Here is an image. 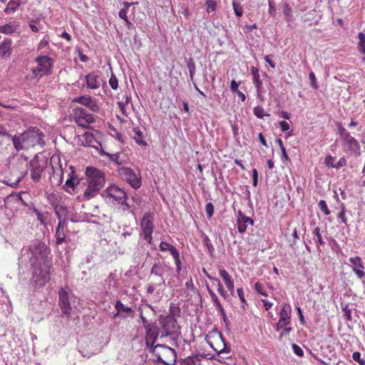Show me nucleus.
I'll list each match as a JSON object with an SVG mask.
<instances>
[{"mask_svg": "<svg viewBox=\"0 0 365 365\" xmlns=\"http://www.w3.org/2000/svg\"><path fill=\"white\" fill-rule=\"evenodd\" d=\"M50 250L43 242L36 240L30 246L21 250L19 258L21 267H30L33 269L31 282L36 287L43 286L50 279L51 262L48 259Z\"/></svg>", "mask_w": 365, "mask_h": 365, "instance_id": "f257e3e1", "label": "nucleus"}, {"mask_svg": "<svg viewBox=\"0 0 365 365\" xmlns=\"http://www.w3.org/2000/svg\"><path fill=\"white\" fill-rule=\"evenodd\" d=\"M87 187L83 193L78 197L81 200H88L94 197L104 186V175L99 170L89 167L86 168Z\"/></svg>", "mask_w": 365, "mask_h": 365, "instance_id": "f03ea898", "label": "nucleus"}, {"mask_svg": "<svg viewBox=\"0 0 365 365\" xmlns=\"http://www.w3.org/2000/svg\"><path fill=\"white\" fill-rule=\"evenodd\" d=\"M153 354L157 357V361L164 365H175L177 354L174 349L164 344H157L153 349Z\"/></svg>", "mask_w": 365, "mask_h": 365, "instance_id": "7ed1b4c3", "label": "nucleus"}, {"mask_svg": "<svg viewBox=\"0 0 365 365\" xmlns=\"http://www.w3.org/2000/svg\"><path fill=\"white\" fill-rule=\"evenodd\" d=\"M101 195L107 203L112 204L124 202V200L127 198L125 192L115 185H111L107 187Z\"/></svg>", "mask_w": 365, "mask_h": 365, "instance_id": "20e7f679", "label": "nucleus"}, {"mask_svg": "<svg viewBox=\"0 0 365 365\" xmlns=\"http://www.w3.org/2000/svg\"><path fill=\"white\" fill-rule=\"evenodd\" d=\"M339 133L342 140V145L354 155L359 156L361 151L359 142L342 126L339 127Z\"/></svg>", "mask_w": 365, "mask_h": 365, "instance_id": "39448f33", "label": "nucleus"}, {"mask_svg": "<svg viewBox=\"0 0 365 365\" xmlns=\"http://www.w3.org/2000/svg\"><path fill=\"white\" fill-rule=\"evenodd\" d=\"M48 165L47 159L40 158L36 155L29 163L30 175L32 180L38 182L41 180V175Z\"/></svg>", "mask_w": 365, "mask_h": 365, "instance_id": "423d86ee", "label": "nucleus"}, {"mask_svg": "<svg viewBox=\"0 0 365 365\" xmlns=\"http://www.w3.org/2000/svg\"><path fill=\"white\" fill-rule=\"evenodd\" d=\"M153 221L154 214L150 212H147L143 214L140 223L143 239L149 244H151L153 241L152 235L155 227Z\"/></svg>", "mask_w": 365, "mask_h": 365, "instance_id": "0eeeda50", "label": "nucleus"}, {"mask_svg": "<svg viewBox=\"0 0 365 365\" xmlns=\"http://www.w3.org/2000/svg\"><path fill=\"white\" fill-rule=\"evenodd\" d=\"M162 326L160 338L167 337L175 333L178 332L180 327L178 325L177 320L174 317L167 316L160 319Z\"/></svg>", "mask_w": 365, "mask_h": 365, "instance_id": "6e6552de", "label": "nucleus"}, {"mask_svg": "<svg viewBox=\"0 0 365 365\" xmlns=\"http://www.w3.org/2000/svg\"><path fill=\"white\" fill-rule=\"evenodd\" d=\"M73 118L79 126L83 128H87L94 122L93 116L82 108H76L73 110Z\"/></svg>", "mask_w": 365, "mask_h": 365, "instance_id": "1a4fd4ad", "label": "nucleus"}, {"mask_svg": "<svg viewBox=\"0 0 365 365\" xmlns=\"http://www.w3.org/2000/svg\"><path fill=\"white\" fill-rule=\"evenodd\" d=\"M24 134L28 149L37 145H40L41 147L44 145V143L43 142V137L44 135L39 129L33 128L25 131Z\"/></svg>", "mask_w": 365, "mask_h": 365, "instance_id": "9d476101", "label": "nucleus"}, {"mask_svg": "<svg viewBox=\"0 0 365 365\" xmlns=\"http://www.w3.org/2000/svg\"><path fill=\"white\" fill-rule=\"evenodd\" d=\"M279 312V319L274 326L276 331H279L283 327L288 326L291 323L292 308L289 304L283 303Z\"/></svg>", "mask_w": 365, "mask_h": 365, "instance_id": "9b49d317", "label": "nucleus"}, {"mask_svg": "<svg viewBox=\"0 0 365 365\" xmlns=\"http://www.w3.org/2000/svg\"><path fill=\"white\" fill-rule=\"evenodd\" d=\"M120 175L134 189H138L140 187V177L132 169L129 168H122L120 169Z\"/></svg>", "mask_w": 365, "mask_h": 365, "instance_id": "f8f14e48", "label": "nucleus"}, {"mask_svg": "<svg viewBox=\"0 0 365 365\" xmlns=\"http://www.w3.org/2000/svg\"><path fill=\"white\" fill-rule=\"evenodd\" d=\"M59 305L63 314H70L73 309L75 308V301H72L69 297L68 292L61 289L59 291Z\"/></svg>", "mask_w": 365, "mask_h": 365, "instance_id": "ddd939ff", "label": "nucleus"}, {"mask_svg": "<svg viewBox=\"0 0 365 365\" xmlns=\"http://www.w3.org/2000/svg\"><path fill=\"white\" fill-rule=\"evenodd\" d=\"M38 63L37 71L41 76L49 74L52 68L53 60L47 56H38L36 58Z\"/></svg>", "mask_w": 365, "mask_h": 365, "instance_id": "4468645a", "label": "nucleus"}, {"mask_svg": "<svg viewBox=\"0 0 365 365\" xmlns=\"http://www.w3.org/2000/svg\"><path fill=\"white\" fill-rule=\"evenodd\" d=\"M73 102L78 103L86 106L93 112L99 110V107L96 101L90 96H82L76 97L73 99Z\"/></svg>", "mask_w": 365, "mask_h": 365, "instance_id": "2eb2a0df", "label": "nucleus"}, {"mask_svg": "<svg viewBox=\"0 0 365 365\" xmlns=\"http://www.w3.org/2000/svg\"><path fill=\"white\" fill-rule=\"evenodd\" d=\"M237 230L240 233H244L246 232L248 225H252L254 220L245 215L240 210L237 212Z\"/></svg>", "mask_w": 365, "mask_h": 365, "instance_id": "dca6fc26", "label": "nucleus"}, {"mask_svg": "<svg viewBox=\"0 0 365 365\" xmlns=\"http://www.w3.org/2000/svg\"><path fill=\"white\" fill-rule=\"evenodd\" d=\"M349 262L351 264V268L353 272L356 274L358 278L362 279L365 277V272H364V267L363 265L362 260L359 257H354L349 258Z\"/></svg>", "mask_w": 365, "mask_h": 365, "instance_id": "f3484780", "label": "nucleus"}, {"mask_svg": "<svg viewBox=\"0 0 365 365\" xmlns=\"http://www.w3.org/2000/svg\"><path fill=\"white\" fill-rule=\"evenodd\" d=\"M50 165L53 170V175H57L61 179L63 178V168L60 156L58 155H53L50 160Z\"/></svg>", "mask_w": 365, "mask_h": 365, "instance_id": "a211bd4d", "label": "nucleus"}, {"mask_svg": "<svg viewBox=\"0 0 365 365\" xmlns=\"http://www.w3.org/2000/svg\"><path fill=\"white\" fill-rule=\"evenodd\" d=\"M9 138L12 140L14 147L17 151L28 149L24 133L14 136L11 135Z\"/></svg>", "mask_w": 365, "mask_h": 365, "instance_id": "6ab92c4d", "label": "nucleus"}, {"mask_svg": "<svg viewBox=\"0 0 365 365\" xmlns=\"http://www.w3.org/2000/svg\"><path fill=\"white\" fill-rule=\"evenodd\" d=\"M66 222H58V225L56 228V245H61L66 240L65 229H66Z\"/></svg>", "mask_w": 365, "mask_h": 365, "instance_id": "aec40b11", "label": "nucleus"}, {"mask_svg": "<svg viewBox=\"0 0 365 365\" xmlns=\"http://www.w3.org/2000/svg\"><path fill=\"white\" fill-rule=\"evenodd\" d=\"M86 86L90 89H96L100 87L101 82L99 76L96 73H91L85 77Z\"/></svg>", "mask_w": 365, "mask_h": 365, "instance_id": "412c9836", "label": "nucleus"}, {"mask_svg": "<svg viewBox=\"0 0 365 365\" xmlns=\"http://www.w3.org/2000/svg\"><path fill=\"white\" fill-rule=\"evenodd\" d=\"M219 274L220 277L223 279L227 289L230 292L232 295L234 294V280L232 279V277L225 269H220Z\"/></svg>", "mask_w": 365, "mask_h": 365, "instance_id": "4be33fe9", "label": "nucleus"}, {"mask_svg": "<svg viewBox=\"0 0 365 365\" xmlns=\"http://www.w3.org/2000/svg\"><path fill=\"white\" fill-rule=\"evenodd\" d=\"M115 308L118 311V313H121V318L133 317V310L130 307L124 305L120 300L116 301Z\"/></svg>", "mask_w": 365, "mask_h": 365, "instance_id": "5701e85b", "label": "nucleus"}, {"mask_svg": "<svg viewBox=\"0 0 365 365\" xmlns=\"http://www.w3.org/2000/svg\"><path fill=\"white\" fill-rule=\"evenodd\" d=\"M11 53V40L5 38L0 43V58H8Z\"/></svg>", "mask_w": 365, "mask_h": 365, "instance_id": "b1692460", "label": "nucleus"}, {"mask_svg": "<svg viewBox=\"0 0 365 365\" xmlns=\"http://www.w3.org/2000/svg\"><path fill=\"white\" fill-rule=\"evenodd\" d=\"M54 212L58 218V222H66V217L68 215V207L60 204L58 206H54Z\"/></svg>", "mask_w": 365, "mask_h": 365, "instance_id": "393cba45", "label": "nucleus"}, {"mask_svg": "<svg viewBox=\"0 0 365 365\" xmlns=\"http://www.w3.org/2000/svg\"><path fill=\"white\" fill-rule=\"evenodd\" d=\"M145 341L148 343L155 342L157 341L159 330L156 326H153L145 329Z\"/></svg>", "mask_w": 365, "mask_h": 365, "instance_id": "a878e982", "label": "nucleus"}, {"mask_svg": "<svg viewBox=\"0 0 365 365\" xmlns=\"http://www.w3.org/2000/svg\"><path fill=\"white\" fill-rule=\"evenodd\" d=\"M19 28V24L16 21H11L6 25L0 26V33L4 34H12L16 32Z\"/></svg>", "mask_w": 365, "mask_h": 365, "instance_id": "bb28decb", "label": "nucleus"}, {"mask_svg": "<svg viewBox=\"0 0 365 365\" xmlns=\"http://www.w3.org/2000/svg\"><path fill=\"white\" fill-rule=\"evenodd\" d=\"M163 271L164 267L160 263H155L151 268L150 274L158 276L160 278L159 281V284H163L165 282V279L163 277Z\"/></svg>", "mask_w": 365, "mask_h": 365, "instance_id": "cd10ccee", "label": "nucleus"}, {"mask_svg": "<svg viewBox=\"0 0 365 365\" xmlns=\"http://www.w3.org/2000/svg\"><path fill=\"white\" fill-rule=\"evenodd\" d=\"M21 4V0H10L7 4L4 12L7 14H14L16 11Z\"/></svg>", "mask_w": 365, "mask_h": 365, "instance_id": "c85d7f7f", "label": "nucleus"}, {"mask_svg": "<svg viewBox=\"0 0 365 365\" xmlns=\"http://www.w3.org/2000/svg\"><path fill=\"white\" fill-rule=\"evenodd\" d=\"M133 132L134 133L133 139L135 140V143L140 145H146L147 143L145 141L143 140V132L140 130L138 127H134L133 128Z\"/></svg>", "mask_w": 365, "mask_h": 365, "instance_id": "c756f323", "label": "nucleus"}, {"mask_svg": "<svg viewBox=\"0 0 365 365\" xmlns=\"http://www.w3.org/2000/svg\"><path fill=\"white\" fill-rule=\"evenodd\" d=\"M138 4V2H130V3L127 2V1L123 2V8H122L118 13L119 17L123 20L125 19L126 18H128L127 13H128L129 8L131 6Z\"/></svg>", "mask_w": 365, "mask_h": 365, "instance_id": "7c9ffc66", "label": "nucleus"}, {"mask_svg": "<svg viewBox=\"0 0 365 365\" xmlns=\"http://www.w3.org/2000/svg\"><path fill=\"white\" fill-rule=\"evenodd\" d=\"M313 234L316 236L317 240L315 242L318 251H320V245H324L325 242L324 241L322 234H321V230L319 227H315L313 230Z\"/></svg>", "mask_w": 365, "mask_h": 365, "instance_id": "2f4dec72", "label": "nucleus"}, {"mask_svg": "<svg viewBox=\"0 0 365 365\" xmlns=\"http://www.w3.org/2000/svg\"><path fill=\"white\" fill-rule=\"evenodd\" d=\"M33 212L36 216L37 220L39 221L41 225H45L48 219V212L42 213L36 208H34Z\"/></svg>", "mask_w": 365, "mask_h": 365, "instance_id": "473e14b6", "label": "nucleus"}, {"mask_svg": "<svg viewBox=\"0 0 365 365\" xmlns=\"http://www.w3.org/2000/svg\"><path fill=\"white\" fill-rule=\"evenodd\" d=\"M104 155L107 156L110 161L115 163L117 165H122L124 163V160L121 158L120 153L115 154L105 153Z\"/></svg>", "mask_w": 365, "mask_h": 365, "instance_id": "72a5a7b5", "label": "nucleus"}, {"mask_svg": "<svg viewBox=\"0 0 365 365\" xmlns=\"http://www.w3.org/2000/svg\"><path fill=\"white\" fill-rule=\"evenodd\" d=\"M282 12L285 16V20L290 22L292 19V10L288 4L284 3L282 5Z\"/></svg>", "mask_w": 365, "mask_h": 365, "instance_id": "f704fd0d", "label": "nucleus"}, {"mask_svg": "<svg viewBox=\"0 0 365 365\" xmlns=\"http://www.w3.org/2000/svg\"><path fill=\"white\" fill-rule=\"evenodd\" d=\"M358 49L361 53L365 54V34L362 32L359 33Z\"/></svg>", "mask_w": 365, "mask_h": 365, "instance_id": "c9c22d12", "label": "nucleus"}, {"mask_svg": "<svg viewBox=\"0 0 365 365\" xmlns=\"http://www.w3.org/2000/svg\"><path fill=\"white\" fill-rule=\"evenodd\" d=\"M160 250L162 252L169 251L172 255L173 250H178L173 245H170L166 242L162 241L159 245Z\"/></svg>", "mask_w": 365, "mask_h": 365, "instance_id": "e433bc0d", "label": "nucleus"}, {"mask_svg": "<svg viewBox=\"0 0 365 365\" xmlns=\"http://www.w3.org/2000/svg\"><path fill=\"white\" fill-rule=\"evenodd\" d=\"M232 7L235 11V15L237 17H241L243 14V9L240 4V3L236 0L232 1Z\"/></svg>", "mask_w": 365, "mask_h": 365, "instance_id": "4c0bfd02", "label": "nucleus"}, {"mask_svg": "<svg viewBox=\"0 0 365 365\" xmlns=\"http://www.w3.org/2000/svg\"><path fill=\"white\" fill-rule=\"evenodd\" d=\"M196 361H200L198 357L188 356L181 360L180 365H195Z\"/></svg>", "mask_w": 365, "mask_h": 365, "instance_id": "58836bf2", "label": "nucleus"}, {"mask_svg": "<svg viewBox=\"0 0 365 365\" xmlns=\"http://www.w3.org/2000/svg\"><path fill=\"white\" fill-rule=\"evenodd\" d=\"M253 113L258 118H263L264 116L269 115V114L264 113V108L260 106L255 107Z\"/></svg>", "mask_w": 365, "mask_h": 365, "instance_id": "ea45409f", "label": "nucleus"}, {"mask_svg": "<svg viewBox=\"0 0 365 365\" xmlns=\"http://www.w3.org/2000/svg\"><path fill=\"white\" fill-rule=\"evenodd\" d=\"M187 67L189 70L190 77L192 80L195 73V68H196L195 63L192 59H189V61L187 62Z\"/></svg>", "mask_w": 365, "mask_h": 365, "instance_id": "a19ab883", "label": "nucleus"}, {"mask_svg": "<svg viewBox=\"0 0 365 365\" xmlns=\"http://www.w3.org/2000/svg\"><path fill=\"white\" fill-rule=\"evenodd\" d=\"M254 288H255V290L258 294H259L264 297L268 296L267 293L264 291V285L262 283H260L259 282H256Z\"/></svg>", "mask_w": 365, "mask_h": 365, "instance_id": "79ce46f5", "label": "nucleus"}, {"mask_svg": "<svg viewBox=\"0 0 365 365\" xmlns=\"http://www.w3.org/2000/svg\"><path fill=\"white\" fill-rule=\"evenodd\" d=\"M342 312H344V316L348 321H351V309L349 307V304H345L342 306Z\"/></svg>", "mask_w": 365, "mask_h": 365, "instance_id": "37998d69", "label": "nucleus"}, {"mask_svg": "<svg viewBox=\"0 0 365 365\" xmlns=\"http://www.w3.org/2000/svg\"><path fill=\"white\" fill-rule=\"evenodd\" d=\"M139 312H140V318L141 319L143 326L144 327V328L145 329L154 326L153 324L149 323L148 321L147 320V319L144 317L142 308L139 309Z\"/></svg>", "mask_w": 365, "mask_h": 365, "instance_id": "c03bdc74", "label": "nucleus"}, {"mask_svg": "<svg viewBox=\"0 0 365 365\" xmlns=\"http://www.w3.org/2000/svg\"><path fill=\"white\" fill-rule=\"evenodd\" d=\"M318 205H319V207L324 213L325 215H329L330 214V210H329L325 200H321L319 202Z\"/></svg>", "mask_w": 365, "mask_h": 365, "instance_id": "a18cd8bd", "label": "nucleus"}, {"mask_svg": "<svg viewBox=\"0 0 365 365\" xmlns=\"http://www.w3.org/2000/svg\"><path fill=\"white\" fill-rule=\"evenodd\" d=\"M207 290L208 292V294L215 306L216 304H219L220 302L217 297V296L215 294V292L209 287V286L207 285Z\"/></svg>", "mask_w": 365, "mask_h": 365, "instance_id": "49530a36", "label": "nucleus"}, {"mask_svg": "<svg viewBox=\"0 0 365 365\" xmlns=\"http://www.w3.org/2000/svg\"><path fill=\"white\" fill-rule=\"evenodd\" d=\"M78 184L79 181L78 180L76 182V178L73 177V175L70 176V178L66 181V185L68 187H72L73 189H74Z\"/></svg>", "mask_w": 365, "mask_h": 365, "instance_id": "de8ad7c7", "label": "nucleus"}, {"mask_svg": "<svg viewBox=\"0 0 365 365\" xmlns=\"http://www.w3.org/2000/svg\"><path fill=\"white\" fill-rule=\"evenodd\" d=\"M205 212L208 218H211L214 214V205L212 202H208L205 205Z\"/></svg>", "mask_w": 365, "mask_h": 365, "instance_id": "09e8293b", "label": "nucleus"}, {"mask_svg": "<svg viewBox=\"0 0 365 365\" xmlns=\"http://www.w3.org/2000/svg\"><path fill=\"white\" fill-rule=\"evenodd\" d=\"M109 85L111 87V88H113V90H116L118 88V79L113 73H112V75L109 79Z\"/></svg>", "mask_w": 365, "mask_h": 365, "instance_id": "8fccbe9b", "label": "nucleus"}, {"mask_svg": "<svg viewBox=\"0 0 365 365\" xmlns=\"http://www.w3.org/2000/svg\"><path fill=\"white\" fill-rule=\"evenodd\" d=\"M207 11L208 13L213 12L216 9V3L213 0H207L206 1Z\"/></svg>", "mask_w": 365, "mask_h": 365, "instance_id": "3c124183", "label": "nucleus"}, {"mask_svg": "<svg viewBox=\"0 0 365 365\" xmlns=\"http://www.w3.org/2000/svg\"><path fill=\"white\" fill-rule=\"evenodd\" d=\"M352 358L355 361H357L360 365H365V359L361 358V354L359 351H355L352 354Z\"/></svg>", "mask_w": 365, "mask_h": 365, "instance_id": "603ef678", "label": "nucleus"}, {"mask_svg": "<svg viewBox=\"0 0 365 365\" xmlns=\"http://www.w3.org/2000/svg\"><path fill=\"white\" fill-rule=\"evenodd\" d=\"M237 295H238L241 302L243 304H247V302H246V299H245V295H244L243 289L242 288H238L237 289ZM242 308L245 309V305H242Z\"/></svg>", "mask_w": 365, "mask_h": 365, "instance_id": "864d4df0", "label": "nucleus"}, {"mask_svg": "<svg viewBox=\"0 0 365 365\" xmlns=\"http://www.w3.org/2000/svg\"><path fill=\"white\" fill-rule=\"evenodd\" d=\"M185 287L188 289H190L191 290H192L194 292L197 293V296L200 299V300L201 301L202 299V297L198 292V290L197 289L195 288L194 287V284L192 283V279L190 278L189 281H187L186 283H185Z\"/></svg>", "mask_w": 365, "mask_h": 365, "instance_id": "5fc2aeb1", "label": "nucleus"}, {"mask_svg": "<svg viewBox=\"0 0 365 365\" xmlns=\"http://www.w3.org/2000/svg\"><path fill=\"white\" fill-rule=\"evenodd\" d=\"M292 350H293V352L298 356H304V351L302 349V348L298 346L297 344H293L292 345Z\"/></svg>", "mask_w": 365, "mask_h": 365, "instance_id": "6e6d98bb", "label": "nucleus"}, {"mask_svg": "<svg viewBox=\"0 0 365 365\" xmlns=\"http://www.w3.org/2000/svg\"><path fill=\"white\" fill-rule=\"evenodd\" d=\"M268 4H269L268 13H269V16H273V17L275 16L276 9L274 7V3L273 0H269Z\"/></svg>", "mask_w": 365, "mask_h": 365, "instance_id": "4d7b16f0", "label": "nucleus"}, {"mask_svg": "<svg viewBox=\"0 0 365 365\" xmlns=\"http://www.w3.org/2000/svg\"><path fill=\"white\" fill-rule=\"evenodd\" d=\"M309 80L311 82L312 88H313L314 89H317L318 85H317V78H316L314 73L313 72H311L309 74Z\"/></svg>", "mask_w": 365, "mask_h": 365, "instance_id": "13d9d810", "label": "nucleus"}, {"mask_svg": "<svg viewBox=\"0 0 365 365\" xmlns=\"http://www.w3.org/2000/svg\"><path fill=\"white\" fill-rule=\"evenodd\" d=\"M48 200L53 209L55 205L58 206L60 205L58 200L55 195H50L48 197Z\"/></svg>", "mask_w": 365, "mask_h": 365, "instance_id": "bf43d9fd", "label": "nucleus"}, {"mask_svg": "<svg viewBox=\"0 0 365 365\" xmlns=\"http://www.w3.org/2000/svg\"><path fill=\"white\" fill-rule=\"evenodd\" d=\"M84 138L86 141L87 145L91 146L94 140L93 135L90 133H86L84 135Z\"/></svg>", "mask_w": 365, "mask_h": 365, "instance_id": "052dcab7", "label": "nucleus"}, {"mask_svg": "<svg viewBox=\"0 0 365 365\" xmlns=\"http://www.w3.org/2000/svg\"><path fill=\"white\" fill-rule=\"evenodd\" d=\"M170 317H174L175 318L176 317H179L180 314V309L178 307H171L170 309Z\"/></svg>", "mask_w": 365, "mask_h": 365, "instance_id": "680f3d73", "label": "nucleus"}, {"mask_svg": "<svg viewBox=\"0 0 365 365\" xmlns=\"http://www.w3.org/2000/svg\"><path fill=\"white\" fill-rule=\"evenodd\" d=\"M174 259L175 265L181 264L180 259V253L178 250H173L171 255Z\"/></svg>", "mask_w": 365, "mask_h": 365, "instance_id": "e2e57ef3", "label": "nucleus"}, {"mask_svg": "<svg viewBox=\"0 0 365 365\" xmlns=\"http://www.w3.org/2000/svg\"><path fill=\"white\" fill-rule=\"evenodd\" d=\"M346 164V160L345 158H341L339 161L333 165L334 168L339 169L340 168L345 166Z\"/></svg>", "mask_w": 365, "mask_h": 365, "instance_id": "0e129e2a", "label": "nucleus"}, {"mask_svg": "<svg viewBox=\"0 0 365 365\" xmlns=\"http://www.w3.org/2000/svg\"><path fill=\"white\" fill-rule=\"evenodd\" d=\"M240 85V82H237L235 80H232L230 83V90L231 91L235 93L237 91H238V87Z\"/></svg>", "mask_w": 365, "mask_h": 365, "instance_id": "69168bd1", "label": "nucleus"}, {"mask_svg": "<svg viewBox=\"0 0 365 365\" xmlns=\"http://www.w3.org/2000/svg\"><path fill=\"white\" fill-rule=\"evenodd\" d=\"M279 127L282 132L288 131L290 128L289 124L284 120L279 122Z\"/></svg>", "mask_w": 365, "mask_h": 365, "instance_id": "338daca9", "label": "nucleus"}, {"mask_svg": "<svg viewBox=\"0 0 365 365\" xmlns=\"http://www.w3.org/2000/svg\"><path fill=\"white\" fill-rule=\"evenodd\" d=\"M253 84L255 85V88H259L263 86V83L262 80L260 79V76H255V78H252Z\"/></svg>", "mask_w": 365, "mask_h": 365, "instance_id": "774afa93", "label": "nucleus"}]
</instances>
